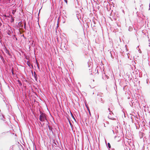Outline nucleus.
I'll list each match as a JSON object with an SVG mask.
<instances>
[{
    "mask_svg": "<svg viewBox=\"0 0 150 150\" xmlns=\"http://www.w3.org/2000/svg\"><path fill=\"white\" fill-rule=\"evenodd\" d=\"M87 109H88V110L89 112H90V110H89L88 108V107H87Z\"/></svg>",
    "mask_w": 150,
    "mask_h": 150,
    "instance_id": "obj_7",
    "label": "nucleus"
},
{
    "mask_svg": "<svg viewBox=\"0 0 150 150\" xmlns=\"http://www.w3.org/2000/svg\"><path fill=\"white\" fill-rule=\"evenodd\" d=\"M40 116L39 120L41 121H45V120H47V118L45 114L40 112Z\"/></svg>",
    "mask_w": 150,
    "mask_h": 150,
    "instance_id": "obj_1",
    "label": "nucleus"
},
{
    "mask_svg": "<svg viewBox=\"0 0 150 150\" xmlns=\"http://www.w3.org/2000/svg\"><path fill=\"white\" fill-rule=\"evenodd\" d=\"M80 41H82V39L81 38H80Z\"/></svg>",
    "mask_w": 150,
    "mask_h": 150,
    "instance_id": "obj_9",
    "label": "nucleus"
},
{
    "mask_svg": "<svg viewBox=\"0 0 150 150\" xmlns=\"http://www.w3.org/2000/svg\"><path fill=\"white\" fill-rule=\"evenodd\" d=\"M4 16H5V17H6V15H5Z\"/></svg>",
    "mask_w": 150,
    "mask_h": 150,
    "instance_id": "obj_12",
    "label": "nucleus"
},
{
    "mask_svg": "<svg viewBox=\"0 0 150 150\" xmlns=\"http://www.w3.org/2000/svg\"><path fill=\"white\" fill-rule=\"evenodd\" d=\"M65 1L67 3V0H65Z\"/></svg>",
    "mask_w": 150,
    "mask_h": 150,
    "instance_id": "obj_11",
    "label": "nucleus"
},
{
    "mask_svg": "<svg viewBox=\"0 0 150 150\" xmlns=\"http://www.w3.org/2000/svg\"><path fill=\"white\" fill-rule=\"evenodd\" d=\"M108 148L109 149L110 148H111V146H110V144L109 143H108Z\"/></svg>",
    "mask_w": 150,
    "mask_h": 150,
    "instance_id": "obj_4",
    "label": "nucleus"
},
{
    "mask_svg": "<svg viewBox=\"0 0 150 150\" xmlns=\"http://www.w3.org/2000/svg\"><path fill=\"white\" fill-rule=\"evenodd\" d=\"M89 114H90V115H91V113H90V112H89Z\"/></svg>",
    "mask_w": 150,
    "mask_h": 150,
    "instance_id": "obj_13",
    "label": "nucleus"
},
{
    "mask_svg": "<svg viewBox=\"0 0 150 150\" xmlns=\"http://www.w3.org/2000/svg\"><path fill=\"white\" fill-rule=\"evenodd\" d=\"M108 110L110 112V108H108Z\"/></svg>",
    "mask_w": 150,
    "mask_h": 150,
    "instance_id": "obj_10",
    "label": "nucleus"
},
{
    "mask_svg": "<svg viewBox=\"0 0 150 150\" xmlns=\"http://www.w3.org/2000/svg\"><path fill=\"white\" fill-rule=\"evenodd\" d=\"M6 53L8 54L10 56L11 54L10 53L9 51L8 50H6Z\"/></svg>",
    "mask_w": 150,
    "mask_h": 150,
    "instance_id": "obj_2",
    "label": "nucleus"
},
{
    "mask_svg": "<svg viewBox=\"0 0 150 150\" xmlns=\"http://www.w3.org/2000/svg\"><path fill=\"white\" fill-rule=\"evenodd\" d=\"M69 124L70 125V126L71 127V129L72 130V127H71V123H70V122L69 121Z\"/></svg>",
    "mask_w": 150,
    "mask_h": 150,
    "instance_id": "obj_5",
    "label": "nucleus"
},
{
    "mask_svg": "<svg viewBox=\"0 0 150 150\" xmlns=\"http://www.w3.org/2000/svg\"><path fill=\"white\" fill-rule=\"evenodd\" d=\"M34 77H35V80L36 81H37V75L35 72H34Z\"/></svg>",
    "mask_w": 150,
    "mask_h": 150,
    "instance_id": "obj_3",
    "label": "nucleus"
},
{
    "mask_svg": "<svg viewBox=\"0 0 150 150\" xmlns=\"http://www.w3.org/2000/svg\"><path fill=\"white\" fill-rule=\"evenodd\" d=\"M37 66H38V69H39V63L38 62H37Z\"/></svg>",
    "mask_w": 150,
    "mask_h": 150,
    "instance_id": "obj_6",
    "label": "nucleus"
},
{
    "mask_svg": "<svg viewBox=\"0 0 150 150\" xmlns=\"http://www.w3.org/2000/svg\"><path fill=\"white\" fill-rule=\"evenodd\" d=\"M2 25V23H1L0 22V26H1Z\"/></svg>",
    "mask_w": 150,
    "mask_h": 150,
    "instance_id": "obj_8",
    "label": "nucleus"
}]
</instances>
